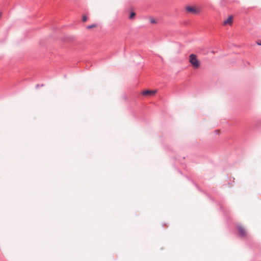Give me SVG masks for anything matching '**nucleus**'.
<instances>
[{"label":"nucleus","mask_w":261,"mask_h":261,"mask_svg":"<svg viewBox=\"0 0 261 261\" xmlns=\"http://www.w3.org/2000/svg\"><path fill=\"white\" fill-rule=\"evenodd\" d=\"M82 19H83V21L84 22L86 21H87V16H85V15H83V17H82Z\"/></svg>","instance_id":"nucleus-8"},{"label":"nucleus","mask_w":261,"mask_h":261,"mask_svg":"<svg viewBox=\"0 0 261 261\" xmlns=\"http://www.w3.org/2000/svg\"><path fill=\"white\" fill-rule=\"evenodd\" d=\"M258 44L261 45V40L259 42H258Z\"/></svg>","instance_id":"nucleus-9"},{"label":"nucleus","mask_w":261,"mask_h":261,"mask_svg":"<svg viewBox=\"0 0 261 261\" xmlns=\"http://www.w3.org/2000/svg\"><path fill=\"white\" fill-rule=\"evenodd\" d=\"M152 22H154V20L151 21Z\"/></svg>","instance_id":"nucleus-11"},{"label":"nucleus","mask_w":261,"mask_h":261,"mask_svg":"<svg viewBox=\"0 0 261 261\" xmlns=\"http://www.w3.org/2000/svg\"><path fill=\"white\" fill-rule=\"evenodd\" d=\"M2 15V13L1 12H0V18L1 17Z\"/></svg>","instance_id":"nucleus-10"},{"label":"nucleus","mask_w":261,"mask_h":261,"mask_svg":"<svg viewBox=\"0 0 261 261\" xmlns=\"http://www.w3.org/2000/svg\"><path fill=\"white\" fill-rule=\"evenodd\" d=\"M189 62L193 68L195 70L198 69L200 67V61L199 60L197 55L195 54H192L189 55Z\"/></svg>","instance_id":"nucleus-1"},{"label":"nucleus","mask_w":261,"mask_h":261,"mask_svg":"<svg viewBox=\"0 0 261 261\" xmlns=\"http://www.w3.org/2000/svg\"><path fill=\"white\" fill-rule=\"evenodd\" d=\"M156 90H145L142 92V94L145 96H150L156 94Z\"/></svg>","instance_id":"nucleus-3"},{"label":"nucleus","mask_w":261,"mask_h":261,"mask_svg":"<svg viewBox=\"0 0 261 261\" xmlns=\"http://www.w3.org/2000/svg\"><path fill=\"white\" fill-rule=\"evenodd\" d=\"M238 230H239V233L241 236H246V231L244 227H243L242 226H238Z\"/></svg>","instance_id":"nucleus-5"},{"label":"nucleus","mask_w":261,"mask_h":261,"mask_svg":"<svg viewBox=\"0 0 261 261\" xmlns=\"http://www.w3.org/2000/svg\"><path fill=\"white\" fill-rule=\"evenodd\" d=\"M186 10L187 12L192 13H196L199 12V10L198 9L190 6H187L186 7Z\"/></svg>","instance_id":"nucleus-2"},{"label":"nucleus","mask_w":261,"mask_h":261,"mask_svg":"<svg viewBox=\"0 0 261 261\" xmlns=\"http://www.w3.org/2000/svg\"><path fill=\"white\" fill-rule=\"evenodd\" d=\"M95 27H96V24H92V25H89L87 26L86 28L87 29H92V28H94Z\"/></svg>","instance_id":"nucleus-6"},{"label":"nucleus","mask_w":261,"mask_h":261,"mask_svg":"<svg viewBox=\"0 0 261 261\" xmlns=\"http://www.w3.org/2000/svg\"><path fill=\"white\" fill-rule=\"evenodd\" d=\"M233 22V16H229L226 20L223 21L224 25H231Z\"/></svg>","instance_id":"nucleus-4"},{"label":"nucleus","mask_w":261,"mask_h":261,"mask_svg":"<svg viewBox=\"0 0 261 261\" xmlns=\"http://www.w3.org/2000/svg\"><path fill=\"white\" fill-rule=\"evenodd\" d=\"M136 15V14L135 12H131L129 15V18L133 19Z\"/></svg>","instance_id":"nucleus-7"}]
</instances>
